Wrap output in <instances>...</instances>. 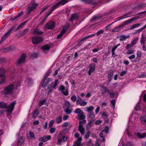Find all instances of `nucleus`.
Segmentation results:
<instances>
[{
	"mask_svg": "<svg viewBox=\"0 0 146 146\" xmlns=\"http://www.w3.org/2000/svg\"><path fill=\"white\" fill-rule=\"evenodd\" d=\"M49 15L48 14V15L46 16V17H45L42 20V21L40 22V24L41 25H43L44 23V22L46 21V18Z\"/></svg>",
	"mask_w": 146,
	"mask_h": 146,
	"instance_id": "49",
	"label": "nucleus"
},
{
	"mask_svg": "<svg viewBox=\"0 0 146 146\" xmlns=\"http://www.w3.org/2000/svg\"><path fill=\"white\" fill-rule=\"evenodd\" d=\"M64 33H65L61 31L60 34L58 35L57 38H60Z\"/></svg>",
	"mask_w": 146,
	"mask_h": 146,
	"instance_id": "63",
	"label": "nucleus"
},
{
	"mask_svg": "<svg viewBox=\"0 0 146 146\" xmlns=\"http://www.w3.org/2000/svg\"><path fill=\"white\" fill-rule=\"evenodd\" d=\"M82 100L79 97H78V99L76 100V104H80Z\"/></svg>",
	"mask_w": 146,
	"mask_h": 146,
	"instance_id": "53",
	"label": "nucleus"
},
{
	"mask_svg": "<svg viewBox=\"0 0 146 146\" xmlns=\"http://www.w3.org/2000/svg\"><path fill=\"white\" fill-rule=\"evenodd\" d=\"M15 49V47L14 46H9L7 48H6L7 51H12L14 50Z\"/></svg>",
	"mask_w": 146,
	"mask_h": 146,
	"instance_id": "45",
	"label": "nucleus"
},
{
	"mask_svg": "<svg viewBox=\"0 0 146 146\" xmlns=\"http://www.w3.org/2000/svg\"><path fill=\"white\" fill-rule=\"evenodd\" d=\"M86 122V120H83L79 122L78 130L82 135H84V129L83 127L82 124L83 123H85Z\"/></svg>",
	"mask_w": 146,
	"mask_h": 146,
	"instance_id": "10",
	"label": "nucleus"
},
{
	"mask_svg": "<svg viewBox=\"0 0 146 146\" xmlns=\"http://www.w3.org/2000/svg\"><path fill=\"white\" fill-rule=\"evenodd\" d=\"M14 88L13 84H10L4 87L1 93L2 95L7 96L12 94Z\"/></svg>",
	"mask_w": 146,
	"mask_h": 146,
	"instance_id": "2",
	"label": "nucleus"
},
{
	"mask_svg": "<svg viewBox=\"0 0 146 146\" xmlns=\"http://www.w3.org/2000/svg\"><path fill=\"white\" fill-rule=\"evenodd\" d=\"M140 25L139 23L135 24L131 27L130 29L132 30L139 27Z\"/></svg>",
	"mask_w": 146,
	"mask_h": 146,
	"instance_id": "46",
	"label": "nucleus"
},
{
	"mask_svg": "<svg viewBox=\"0 0 146 146\" xmlns=\"http://www.w3.org/2000/svg\"><path fill=\"white\" fill-rule=\"evenodd\" d=\"M95 35V34H93L88 35L83 38L81 39V40H82V42L84 43V42L86 41L87 39L94 37Z\"/></svg>",
	"mask_w": 146,
	"mask_h": 146,
	"instance_id": "18",
	"label": "nucleus"
},
{
	"mask_svg": "<svg viewBox=\"0 0 146 146\" xmlns=\"http://www.w3.org/2000/svg\"><path fill=\"white\" fill-rule=\"evenodd\" d=\"M26 82L28 83V84L29 85H30L32 84L33 81L30 78H27L26 81Z\"/></svg>",
	"mask_w": 146,
	"mask_h": 146,
	"instance_id": "41",
	"label": "nucleus"
},
{
	"mask_svg": "<svg viewBox=\"0 0 146 146\" xmlns=\"http://www.w3.org/2000/svg\"><path fill=\"white\" fill-rule=\"evenodd\" d=\"M82 137H78L77 140L76 141L75 143L77 146H83L82 144H81V141H82Z\"/></svg>",
	"mask_w": 146,
	"mask_h": 146,
	"instance_id": "32",
	"label": "nucleus"
},
{
	"mask_svg": "<svg viewBox=\"0 0 146 146\" xmlns=\"http://www.w3.org/2000/svg\"><path fill=\"white\" fill-rule=\"evenodd\" d=\"M76 97L75 95H73L71 98V99L73 102H75L76 100Z\"/></svg>",
	"mask_w": 146,
	"mask_h": 146,
	"instance_id": "61",
	"label": "nucleus"
},
{
	"mask_svg": "<svg viewBox=\"0 0 146 146\" xmlns=\"http://www.w3.org/2000/svg\"><path fill=\"white\" fill-rule=\"evenodd\" d=\"M141 8H142V4L141 3H140L137 5V6L133 8L132 9H133L134 10H137L140 9Z\"/></svg>",
	"mask_w": 146,
	"mask_h": 146,
	"instance_id": "38",
	"label": "nucleus"
},
{
	"mask_svg": "<svg viewBox=\"0 0 146 146\" xmlns=\"http://www.w3.org/2000/svg\"><path fill=\"white\" fill-rule=\"evenodd\" d=\"M31 33L33 35H42L43 32L40 29H38V27L31 30Z\"/></svg>",
	"mask_w": 146,
	"mask_h": 146,
	"instance_id": "11",
	"label": "nucleus"
},
{
	"mask_svg": "<svg viewBox=\"0 0 146 146\" xmlns=\"http://www.w3.org/2000/svg\"><path fill=\"white\" fill-rule=\"evenodd\" d=\"M26 57V54H23L19 58L18 60L16 61V64L17 66H20L22 64L24 63Z\"/></svg>",
	"mask_w": 146,
	"mask_h": 146,
	"instance_id": "7",
	"label": "nucleus"
},
{
	"mask_svg": "<svg viewBox=\"0 0 146 146\" xmlns=\"http://www.w3.org/2000/svg\"><path fill=\"white\" fill-rule=\"evenodd\" d=\"M29 31V29H26L22 31H20L17 33V35L21 36H23L27 34Z\"/></svg>",
	"mask_w": 146,
	"mask_h": 146,
	"instance_id": "15",
	"label": "nucleus"
},
{
	"mask_svg": "<svg viewBox=\"0 0 146 146\" xmlns=\"http://www.w3.org/2000/svg\"><path fill=\"white\" fill-rule=\"evenodd\" d=\"M63 108L64 110V111L67 114H70L73 111L72 108L70 107H65V106L63 107Z\"/></svg>",
	"mask_w": 146,
	"mask_h": 146,
	"instance_id": "16",
	"label": "nucleus"
},
{
	"mask_svg": "<svg viewBox=\"0 0 146 146\" xmlns=\"http://www.w3.org/2000/svg\"><path fill=\"white\" fill-rule=\"evenodd\" d=\"M95 121L94 119H91L88 122L87 125V128H90L92 127V124Z\"/></svg>",
	"mask_w": 146,
	"mask_h": 146,
	"instance_id": "34",
	"label": "nucleus"
},
{
	"mask_svg": "<svg viewBox=\"0 0 146 146\" xmlns=\"http://www.w3.org/2000/svg\"><path fill=\"white\" fill-rule=\"evenodd\" d=\"M24 140V137H19L18 140L17 145L21 146L23 143Z\"/></svg>",
	"mask_w": 146,
	"mask_h": 146,
	"instance_id": "26",
	"label": "nucleus"
},
{
	"mask_svg": "<svg viewBox=\"0 0 146 146\" xmlns=\"http://www.w3.org/2000/svg\"><path fill=\"white\" fill-rule=\"evenodd\" d=\"M20 16V14H18L15 16L14 18H12V20L13 21H15V19L19 17Z\"/></svg>",
	"mask_w": 146,
	"mask_h": 146,
	"instance_id": "56",
	"label": "nucleus"
},
{
	"mask_svg": "<svg viewBox=\"0 0 146 146\" xmlns=\"http://www.w3.org/2000/svg\"><path fill=\"white\" fill-rule=\"evenodd\" d=\"M78 19L77 15L76 14H72L69 19V21L72 23L74 21Z\"/></svg>",
	"mask_w": 146,
	"mask_h": 146,
	"instance_id": "28",
	"label": "nucleus"
},
{
	"mask_svg": "<svg viewBox=\"0 0 146 146\" xmlns=\"http://www.w3.org/2000/svg\"><path fill=\"white\" fill-rule=\"evenodd\" d=\"M109 89H108L106 86H104L101 89L100 91H101V94L105 97H107L108 96V94Z\"/></svg>",
	"mask_w": 146,
	"mask_h": 146,
	"instance_id": "12",
	"label": "nucleus"
},
{
	"mask_svg": "<svg viewBox=\"0 0 146 146\" xmlns=\"http://www.w3.org/2000/svg\"><path fill=\"white\" fill-rule=\"evenodd\" d=\"M50 139L51 137H40L39 139V140L45 142L50 140Z\"/></svg>",
	"mask_w": 146,
	"mask_h": 146,
	"instance_id": "36",
	"label": "nucleus"
},
{
	"mask_svg": "<svg viewBox=\"0 0 146 146\" xmlns=\"http://www.w3.org/2000/svg\"><path fill=\"white\" fill-rule=\"evenodd\" d=\"M94 109V108L92 106H90L86 107V110L85 111H88V113H90L93 112Z\"/></svg>",
	"mask_w": 146,
	"mask_h": 146,
	"instance_id": "30",
	"label": "nucleus"
},
{
	"mask_svg": "<svg viewBox=\"0 0 146 146\" xmlns=\"http://www.w3.org/2000/svg\"><path fill=\"white\" fill-rule=\"evenodd\" d=\"M55 25V24L54 22L50 21L46 24V28L48 29H52L54 28Z\"/></svg>",
	"mask_w": 146,
	"mask_h": 146,
	"instance_id": "13",
	"label": "nucleus"
},
{
	"mask_svg": "<svg viewBox=\"0 0 146 146\" xmlns=\"http://www.w3.org/2000/svg\"><path fill=\"white\" fill-rule=\"evenodd\" d=\"M16 104L15 101H13L8 105V109L7 110V115L9 119L11 118V114L12 111L14 109L15 106Z\"/></svg>",
	"mask_w": 146,
	"mask_h": 146,
	"instance_id": "4",
	"label": "nucleus"
},
{
	"mask_svg": "<svg viewBox=\"0 0 146 146\" xmlns=\"http://www.w3.org/2000/svg\"><path fill=\"white\" fill-rule=\"evenodd\" d=\"M125 133L127 134L128 136H130L132 135V133L127 129L125 130Z\"/></svg>",
	"mask_w": 146,
	"mask_h": 146,
	"instance_id": "59",
	"label": "nucleus"
},
{
	"mask_svg": "<svg viewBox=\"0 0 146 146\" xmlns=\"http://www.w3.org/2000/svg\"><path fill=\"white\" fill-rule=\"evenodd\" d=\"M54 122V120H52L51 121H50L48 124L49 128H51V127H52Z\"/></svg>",
	"mask_w": 146,
	"mask_h": 146,
	"instance_id": "50",
	"label": "nucleus"
},
{
	"mask_svg": "<svg viewBox=\"0 0 146 146\" xmlns=\"http://www.w3.org/2000/svg\"><path fill=\"white\" fill-rule=\"evenodd\" d=\"M125 146H134L131 142H128L125 145Z\"/></svg>",
	"mask_w": 146,
	"mask_h": 146,
	"instance_id": "64",
	"label": "nucleus"
},
{
	"mask_svg": "<svg viewBox=\"0 0 146 146\" xmlns=\"http://www.w3.org/2000/svg\"><path fill=\"white\" fill-rule=\"evenodd\" d=\"M98 19V18L97 17H93L91 19H90L91 22H94Z\"/></svg>",
	"mask_w": 146,
	"mask_h": 146,
	"instance_id": "55",
	"label": "nucleus"
},
{
	"mask_svg": "<svg viewBox=\"0 0 146 146\" xmlns=\"http://www.w3.org/2000/svg\"><path fill=\"white\" fill-rule=\"evenodd\" d=\"M65 90V87L64 86L60 85V87L58 89V90L59 91H61V92H63Z\"/></svg>",
	"mask_w": 146,
	"mask_h": 146,
	"instance_id": "44",
	"label": "nucleus"
},
{
	"mask_svg": "<svg viewBox=\"0 0 146 146\" xmlns=\"http://www.w3.org/2000/svg\"><path fill=\"white\" fill-rule=\"evenodd\" d=\"M39 109H37L34 112L33 114V116L35 117H36L38 115L39 113Z\"/></svg>",
	"mask_w": 146,
	"mask_h": 146,
	"instance_id": "47",
	"label": "nucleus"
},
{
	"mask_svg": "<svg viewBox=\"0 0 146 146\" xmlns=\"http://www.w3.org/2000/svg\"><path fill=\"white\" fill-rule=\"evenodd\" d=\"M43 41L42 38L39 36H35L32 38V42L34 45L40 43Z\"/></svg>",
	"mask_w": 146,
	"mask_h": 146,
	"instance_id": "8",
	"label": "nucleus"
},
{
	"mask_svg": "<svg viewBox=\"0 0 146 146\" xmlns=\"http://www.w3.org/2000/svg\"><path fill=\"white\" fill-rule=\"evenodd\" d=\"M58 81V80H55L54 83L53 82H51L48 86V89H50L52 90L57 85Z\"/></svg>",
	"mask_w": 146,
	"mask_h": 146,
	"instance_id": "17",
	"label": "nucleus"
},
{
	"mask_svg": "<svg viewBox=\"0 0 146 146\" xmlns=\"http://www.w3.org/2000/svg\"><path fill=\"white\" fill-rule=\"evenodd\" d=\"M8 106H7L5 103L3 102H0V108H8Z\"/></svg>",
	"mask_w": 146,
	"mask_h": 146,
	"instance_id": "31",
	"label": "nucleus"
},
{
	"mask_svg": "<svg viewBox=\"0 0 146 146\" xmlns=\"http://www.w3.org/2000/svg\"><path fill=\"white\" fill-rule=\"evenodd\" d=\"M37 6V4L35 3H33L29 5L27 8L26 14L28 15L30 14L32 11L36 8Z\"/></svg>",
	"mask_w": 146,
	"mask_h": 146,
	"instance_id": "9",
	"label": "nucleus"
},
{
	"mask_svg": "<svg viewBox=\"0 0 146 146\" xmlns=\"http://www.w3.org/2000/svg\"><path fill=\"white\" fill-rule=\"evenodd\" d=\"M94 66H92V65L91 64H90L89 65V67H91L89 69V70L87 72L88 75L90 76L91 75V74L93 73L95 70V66L96 64H93Z\"/></svg>",
	"mask_w": 146,
	"mask_h": 146,
	"instance_id": "14",
	"label": "nucleus"
},
{
	"mask_svg": "<svg viewBox=\"0 0 146 146\" xmlns=\"http://www.w3.org/2000/svg\"><path fill=\"white\" fill-rule=\"evenodd\" d=\"M31 56L32 58H37L38 57V55L37 53L34 52L31 54Z\"/></svg>",
	"mask_w": 146,
	"mask_h": 146,
	"instance_id": "48",
	"label": "nucleus"
},
{
	"mask_svg": "<svg viewBox=\"0 0 146 146\" xmlns=\"http://www.w3.org/2000/svg\"><path fill=\"white\" fill-rule=\"evenodd\" d=\"M146 41V37L145 35H143V34H142L141 35V38L140 40V42L141 45L145 44Z\"/></svg>",
	"mask_w": 146,
	"mask_h": 146,
	"instance_id": "21",
	"label": "nucleus"
},
{
	"mask_svg": "<svg viewBox=\"0 0 146 146\" xmlns=\"http://www.w3.org/2000/svg\"><path fill=\"white\" fill-rule=\"evenodd\" d=\"M88 117L91 118V119H94V120H95L94 117L95 115L93 111L90 113H88Z\"/></svg>",
	"mask_w": 146,
	"mask_h": 146,
	"instance_id": "33",
	"label": "nucleus"
},
{
	"mask_svg": "<svg viewBox=\"0 0 146 146\" xmlns=\"http://www.w3.org/2000/svg\"><path fill=\"white\" fill-rule=\"evenodd\" d=\"M85 117V116L83 114L80 113L78 115V119L79 120H82L84 119Z\"/></svg>",
	"mask_w": 146,
	"mask_h": 146,
	"instance_id": "43",
	"label": "nucleus"
},
{
	"mask_svg": "<svg viewBox=\"0 0 146 146\" xmlns=\"http://www.w3.org/2000/svg\"><path fill=\"white\" fill-rule=\"evenodd\" d=\"M70 24L69 23H67L63 27L62 31L64 33L66 31L67 29L69 27Z\"/></svg>",
	"mask_w": 146,
	"mask_h": 146,
	"instance_id": "35",
	"label": "nucleus"
},
{
	"mask_svg": "<svg viewBox=\"0 0 146 146\" xmlns=\"http://www.w3.org/2000/svg\"><path fill=\"white\" fill-rule=\"evenodd\" d=\"M5 73V69L3 68H0V84H3L5 83L6 77Z\"/></svg>",
	"mask_w": 146,
	"mask_h": 146,
	"instance_id": "5",
	"label": "nucleus"
},
{
	"mask_svg": "<svg viewBox=\"0 0 146 146\" xmlns=\"http://www.w3.org/2000/svg\"><path fill=\"white\" fill-rule=\"evenodd\" d=\"M134 134L136 137H146V133L141 134L138 132H135Z\"/></svg>",
	"mask_w": 146,
	"mask_h": 146,
	"instance_id": "27",
	"label": "nucleus"
},
{
	"mask_svg": "<svg viewBox=\"0 0 146 146\" xmlns=\"http://www.w3.org/2000/svg\"><path fill=\"white\" fill-rule=\"evenodd\" d=\"M141 121L143 125L146 127V116L143 117L141 118Z\"/></svg>",
	"mask_w": 146,
	"mask_h": 146,
	"instance_id": "42",
	"label": "nucleus"
},
{
	"mask_svg": "<svg viewBox=\"0 0 146 146\" xmlns=\"http://www.w3.org/2000/svg\"><path fill=\"white\" fill-rule=\"evenodd\" d=\"M138 40V37H136L134 39H133V40L131 42V45H132L133 46L137 42V41Z\"/></svg>",
	"mask_w": 146,
	"mask_h": 146,
	"instance_id": "39",
	"label": "nucleus"
},
{
	"mask_svg": "<svg viewBox=\"0 0 146 146\" xmlns=\"http://www.w3.org/2000/svg\"><path fill=\"white\" fill-rule=\"evenodd\" d=\"M50 47V45L49 44L45 45L42 46V49L44 52L46 51H48Z\"/></svg>",
	"mask_w": 146,
	"mask_h": 146,
	"instance_id": "24",
	"label": "nucleus"
},
{
	"mask_svg": "<svg viewBox=\"0 0 146 146\" xmlns=\"http://www.w3.org/2000/svg\"><path fill=\"white\" fill-rule=\"evenodd\" d=\"M50 133H53L55 131L56 129L54 127H51L50 128Z\"/></svg>",
	"mask_w": 146,
	"mask_h": 146,
	"instance_id": "58",
	"label": "nucleus"
},
{
	"mask_svg": "<svg viewBox=\"0 0 146 146\" xmlns=\"http://www.w3.org/2000/svg\"><path fill=\"white\" fill-rule=\"evenodd\" d=\"M15 26H13L2 37L0 42V44L1 43L3 42L7 38L8 36L10 35L12 31L15 28Z\"/></svg>",
	"mask_w": 146,
	"mask_h": 146,
	"instance_id": "6",
	"label": "nucleus"
},
{
	"mask_svg": "<svg viewBox=\"0 0 146 146\" xmlns=\"http://www.w3.org/2000/svg\"><path fill=\"white\" fill-rule=\"evenodd\" d=\"M81 111L80 108H78L76 109L74 111V112L75 113L78 114L80 113Z\"/></svg>",
	"mask_w": 146,
	"mask_h": 146,
	"instance_id": "54",
	"label": "nucleus"
},
{
	"mask_svg": "<svg viewBox=\"0 0 146 146\" xmlns=\"http://www.w3.org/2000/svg\"><path fill=\"white\" fill-rule=\"evenodd\" d=\"M140 18L138 16L135 17L128 20L124 21L123 23L116 27L115 28L112 29V32H118L121 29H122L124 26L131 23L132 22L135 20L139 19Z\"/></svg>",
	"mask_w": 146,
	"mask_h": 146,
	"instance_id": "1",
	"label": "nucleus"
},
{
	"mask_svg": "<svg viewBox=\"0 0 146 146\" xmlns=\"http://www.w3.org/2000/svg\"><path fill=\"white\" fill-rule=\"evenodd\" d=\"M82 1L85 3L88 4H92L96 5L97 4V2L94 1V0H82Z\"/></svg>",
	"mask_w": 146,
	"mask_h": 146,
	"instance_id": "22",
	"label": "nucleus"
},
{
	"mask_svg": "<svg viewBox=\"0 0 146 146\" xmlns=\"http://www.w3.org/2000/svg\"><path fill=\"white\" fill-rule=\"evenodd\" d=\"M62 121V116L61 115H59L56 117L55 120V123H60Z\"/></svg>",
	"mask_w": 146,
	"mask_h": 146,
	"instance_id": "29",
	"label": "nucleus"
},
{
	"mask_svg": "<svg viewBox=\"0 0 146 146\" xmlns=\"http://www.w3.org/2000/svg\"><path fill=\"white\" fill-rule=\"evenodd\" d=\"M62 93L64 96H67L68 95V90L66 89L65 92H62Z\"/></svg>",
	"mask_w": 146,
	"mask_h": 146,
	"instance_id": "57",
	"label": "nucleus"
},
{
	"mask_svg": "<svg viewBox=\"0 0 146 146\" xmlns=\"http://www.w3.org/2000/svg\"><path fill=\"white\" fill-rule=\"evenodd\" d=\"M70 105V103L68 101H66L64 103V105L66 106L65 107H69Z\"/></svg>",
	"mask_w": 146,
	"mask_h": 146,
	"instance_id": "60",
	"label": "nucleus"
},
{
	"mask_svg": "<svg viewBox=\"0 0 146 146\" xmlns=\"http://www.w3.org/2000/svg\"><path fill=\"white\" fill-rule=\"evenodd\" d=\"M68 0H60L58 2L54 4L50 9L48 13V15H50L51 14L52 12L59 7L60 5H64L68 2Z\"/></svg>",
	"mask_w": 146,
	"mask_h": 146,
	"instance_id": "3",
	"label": "nucleus"
},
{
	"mask_svg": "<svg viewBox=\"0 0 146 146\" xmlns=\"http://www.w3.org/2000/svg\"><path fill=\"white\" fill-rule=\"evenodd\" d=\"M129 35L125 36L124 35H121L119 36V40L121 41L125 40L127 38H129Z\"/></svg>",
	"mask_w": 146,
	"mask_h": 146,
	"instance_id": "23",
	"label": "nucleus"
},
{
	"mask_svg": "<svg viewBox=\"0 0 146 146\" xmlns=\"http://www.w3.org/2000/svg\"><path fill=\"white\" fill-rule=\"evenodd\" d=\"M46 100L44 99L43 100H40L39 101L38 104V107L40 108L41 106L43 105L44 103L46 102Z\"/></svg>",
	"mask_w": 146,
	"mask_h": 146,
	"instance_id": "37",
	"label": "nucleus"
},
{
	"mask_svg": "<svg viewBox=\"0 0 146 146\" xmlns=\"http://www.w3.org/2000/svg\"><path fill=\"white\" fill-rule=\"evenodd\" d=\"M113 75V71L112 70H109L107 76L109 82H110L112 79Z\"/></svg>",
	"mask_w": 146,
	"mask_h": 146,
	"instance_id": "20",
	"label": "nucleus"
},
{
	"mask_svg": "<svg viewBox=\"0 0 146 146\" xmlns=\"http://www.w3.org/2000/svg\"><path fill=\"white\" fill-rule=\"evenodd\" d=\"M134 52V51L133 49H129L127 52V54H132Z\"/></svg>",
	"mask_w": 146,
	"mask_h": 146,
	"instance_id": "52",
	"label": "nucleus"
},
{
	"mask_svg": "<svg viewBox=\"0 0 146 146\" xmlns=\"http://www.w3.org/2000/svg\"><path fill=\"white\" fill-rule=\"evenodd\" d=\"M51 70H49L46 73L43 79L44 80H46V79L48 76L51 73Z\"/></svg>",
	"mask_w": 146,
	"mask_h": 146,
	"instance_id": "40",
	"label": "nucleus"
},
{
	"mask_svg": "<svg viewBox=\"0 0 146 146\" xmlns=\"http://www.w3.org/2000/svg\"><path fill=\"white\" fill-rule=\"evenodd\" d=\"M52 81V79L50 78H48L47 79L44 80V79H42V84L43 86H46L48 85L49 82Z\"/></svg>",
	"mask_w": 146,
	"mask_h": 146,
	"instance_id": "19",
	"label": "nucleus"
},
{
	"mask_svg": "<svg viewBox=\"0 0 146 146\" xmlns=\"http://www.w3.org/2000/svg\"><path fill=\"white\" fill-rule=\"evenodd\" d=\"M108 94L109 95L110 97L111 98H113L115 95L116 93L113 92L112 90H110L108 93Z\"/></svg>",
	"mask_w": 146,
	"mask_h": 146,
	"instance_id": "25",
	"label": "nucleus"
},
{
	"mask_svg": "<svg viewBox=\"0 0 146 146\" xmlns=\"http://www.w3.org/2000/svg\"><path fill=\"white\" fill-rule=\"evenodd\" d=\"M104 30L102 29H100L96 33V35L97 36H99L100 34H102L103 33Z\"/></svg>",
	"mask_w": 146,
	"mask_h": 146,
	"instance_id": "51",
	"label": "nucleus"
},
{
	"mask_svg": "<svg viewBox=\"0 0 146 146\" xmlns=\"http://www.w3.org/2000/svg\"><path fill=\"white\" fill-rule=\"evenodd\" d=\"M103 117L105 119H107L108 117V115L105 112H103L102 114Z\"/></svg>",
	"mask_w": 146,
	"mask_h": 146,
	"instance_id": "62",
	"label": "nucleus"
}]
</instances>
